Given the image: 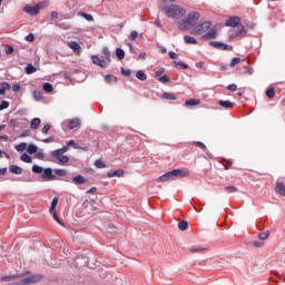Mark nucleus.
<instances>
[{
  "mask_svg": "<svg viewBox=\"0 0 285 285\" xmlns=\"http://www.w3.org/2000/svg\"><path fill=\"white\" fill-rule=\"evenodd\" d=\"M160 10H163L164 14L168 17V19H173L174 21H179V19H184V17H186V9L178 4H163Z\"/></svg>",
  "mask_w": 285,
  "mask_h": 285,
  "instance_id": "f257e3e1",
  "label": "nucleus"
},
{
  "mask_svg": "<svg viewBox=\"0 0 285 285\" xmlns=\"http://www.w3.org/2000/svg\"><path fill=\"white\" fill-rule=\"evenodd\" d=\"M197 21H199V12H189L187 18L178 22V30H181V32H186L190 30V28H195Z\"/></svg>",
  "mask_w": 285,
  "mask_h": 285,
  "instance_id": "f03ea898",
  "label": "nucleus"
},
{
  "mask_svg": "<svg viewBox=\"0 0 285 285\" xmlns=\"http://www.w3.org/2000/svg\"><path fill=\"white\" fill-rule=\"evenodd\" d=\"M43 279V276L36 274L31 275L29 277L22 278L11 285H30V284H37V282H41Z\"/></svg>",
  "mask_w": 285,
  "mask_h": 285,
  "instance_id": "7ed1b4c3",
  "label": "nucleus"
},
{
  "mask_svg": "<svg viewBox=\"0 0 285 285\" xmlns=\"http://www.w3.org/2000/svg\"><path fill=\"white\" fill-rule=\"evenodd\" d=\"M213 27V23L210 21H206L203 23L197 24L193 30L191 35H204V32H208L210 28Z\"/></svg>",
  "mask_w": 285,
  "mask_h": 285,
  "instance_id": "20e7f679",
  "label": "nucleus"
},
{
  "mask_svg": "<svg viewBox=\"0 0 285 285\" xmlns=\"http://www.w3.org/2000/svg\"><path fill=\"white\" fill-rule=\"evenodd\" d=\"M51 156L53 157V159H57V161L60 166H66V164H68V161H70V158L68 156L61 154V151H58V149L53 150L51 153Z\"/></svg>",
  "mask_w": 285,
  "mask_h": 285,
  "instance_id": "39448f33",
  "label": "nucleus"
},
{
  "mask_svg": "<svg viewBox=\"0 0 285 285\" xmlns=\"http://www.w3.org/2000/svg\"><path fill=\"white\" fill-rule=\"evenodd\" d=\"M43 8V3H38L36 6H26L23 8V11L27 12V14H30V17H37L41 9Z\"/></svg>",
  "mask_w": 285,
  "mask_h": 285,
  "instance_id": "423d86ee",
  "label": "nucleus"
},
{
  "mask_svg": "<svg viewBox=\"0 0 285 285\" xmlns=\"http://www.w3.org/2000/svg\"><path fill=\"white\" fill-rule=\"evenodd\" d=\"M189 175H190V170L188 168L171 170V176L174 177V179H177L178 177L180 178L188 177Z\"/></svg>",
  "mask_w": 285,
  "mask_h": 285,
  "instance_id": "0eeeda50",
  "label": "nucleus"
},
{
  "mask_svg": "<svg viewBox=\"0 0 285 285\" xmlns=\"http://www.w3.org/2000/svg\"><path fill=\"white\" fill-rule=\"evenodd\" d=\"M41 178L45 179V181H52L57 176L52 175V168L48 167L42 169Z\"/></svg>",
  "mask_w": 285,
  "mask_h": 285,
  "instance_id": "6e6552de",
  "label": "nucleus"
},
{
  "mask_svg": "<svg viewBox=\"0 0 285 285\" xmlns=\"http://www.w3.org/2000/svg\"><path fill=\"white\" fill-rule=\"evenodd\" d=\"M239 21H242L239 17H232L225 22V26L227 28H237V26H239Z\"/></svg>",
  "mask_w": 285,
  "mask_h": 285,
  "instance_id": "1a4fd4ad",
  "label": "nucleus"
},
{
  "mask_svg": "<svg viewBox=\"0 0 285 285\" xmlns=\"http://www.w3.org/2000/svg\"><path fill=\"white\" fill-rule=\"evenodd\" d=\"M203 39H205V41H208L210 39H217V29H209V31L203 36Z\"/></svg>",
  "mask_w": 285,
  "mask_h": 285,
  "instance_id": "9d476101",
  "label": "nucleus"
},
{
  "mask_svg": "<svg viewBox=\"0 0 285 285\" xmlns=\"http://www.w3.org/2000/svg\"><path fill=\"white\" fill-rule=\"evenodd\" d=\"M91 61L95 66H99L100 68H106V66H108L106 60H101L99 56H92Z\"/></svg>",
  "mask_w": 285,
  "mask_h": 285,
  "instance_id": "9b49d317",
  "label": "nucleus"
},
{
  "mask_svg": "<svg viewBox=\"0 0 285 285\" xmlns=\"http://www.w3.org/2000/svg\"><path fill=\"white\" fill-rule=\"evenodd\" d=\"M68 46L71 50H73L75 55H79L81 52V46L77 41L68 42Z\"/></svg>",
  "mask_w": 285,
  "mask_h": 285,
  "instance_id": "f8f14e48",
  "label": "nucleus"
},
{
  "mask_svg": "<svg viewBox=\"0 0 285 285\" xmlns=\"http://www.w3.org/2000/svg\"><path fill=\"white\" fill-rule=\"evenodd\" d=\"M158 181H175V178L173 177V171H168V173L161 175L158 178Z\"/></svg>",
  "mask_w": 285,
  "mask_h": 285,
  "instance_id": "ddd939ff",
  "label": "nucleus"
},
{
  "mask_svg": "<svg viewBox=\"0 0 285 285\" xmlns=\"http://www.w3.org/2000/svg\"><path fill=\"white\" fill-rule=\"evenodd\" d=\"M79 126H81V120H79V118H73L69 121L68 128L75 130V128H79Z\"/></svg>",
  "mask_w": 285,
  "mask_h": 285,
  "instance_id": "4468645a",
  "label": "nucleus"
},
{
  "mask_svg": "<svg viewBox=\"0 0 285 285\" xmlns=\"http://www.w3.org/2000/svg\"><path fill=\"white\" fill-rule=\"evenodd\" d=\"M275 191L277 193V195H282L283 197H285V185H284V183H277L276 187H275Z\"/></svg>",
  "mask_w": 285,
  "mask_h": 285,
  "instance_id": "2eb2a0df",
  "label": "nucleus"
},
{
  "mask_svg": "<svg viewBox=\"0 0 285 285\" xmlns=\"http://www.w3.org/2000/svg\"><path fill=\"white\" fill-rule=\"evenodd\" d=\"M9 170L12 173V175H22L23 169L17 165H10Z\"/></svg>",
  "mask_w": 285,
  "mask_h": 285,
  "instance_id": "dca6fc26",
  "label": "nucleus"
},
{
  "mask_svg": "<svg viewBox=\"0 0 285 285\" xmlns=\"http://www.w3.org/2000/svg\"><path fill=\"white\" fill-rule=\"evenodd\" d=\"M107 177L112 178V177H124V169H118L114 171H108Z\"/></svg>",
  "mask_w": 285,
  "mask_h": 285,
  "instance_id": "f3484780",
  "label": "nucleus"
},
{
  "mask_svg": "<svg viewBox=\"0 0 285 285\" xmlns=\"http://www.w3.org/2000/svg\"><path fill=\"white\" fill-rule=\"evenodd\" d=\"M218 104L222 106V108H226L227 110L235 107V104H233L230 100H220Z\"/></svg>",
  "mask_w": 285,
  "mask_h": 285,
  "instance_id": "a211bd4d",
  "label": "nucleus"
},
{
  "mask_svg": "<svg viewBox=\"0 0 285 285\" xmlns=\"http://www.w3.org/2000/svg\"><path fill=\"white\" fill-rule=\"evenodd\" d=\"M41 126V118H33L30 122L31 130H37Z\"/></svg>",
  "mask_w": 285,
  "mask_h": 285,
  "instance_id": "6ab92c4d",
  "label": "nucleus"
},
{
  "mask_svg": "<svg viewBox=\"0 0 285 285\" xmlns=\"http://www.w3.org/2000/svg\"><path fill=\"white\" fill-rule=\"evenodd\" d=\"M19 277H21V275L17 274V275L2 276L0 279L1 282H14V279H19Z\"/></svg>",
  "mask_w": 285,
  "mask_h": 285,
  "instance_id": "aec40b11",
  "label": "nucleus"
},
{
  "mask_svg": "<svg viewBox=\"0 0 285 285\" xmlns=\"http://www.w3.org/2000/svg\"><path fill=\"white\" fill-rule=\"evenodd\" d=\"M72 181H73V184H76V185H82V184H86L88 180L85 179L83 176L78 175V176L73 177Z\"/></svg>",
  "mask_w": 285,
  "mask_h": 285,
  "instance_id": "412c9836",
  "label": "nucleus"
},
{
  "mask_svg": "<svg viewBox=\"0 0 285 285\" xmlns=\"http://www.w3.org/2000/svg\"><path fill=\"white\" fill-rule=\"evenodd\" d=\"M136 79H138L139 81H146V79H148V76L146 75V72H144V70H138L136 72Z\"/></svg>",
  "mask_w": 285,
  "mask_h": 285,
  "instance_id": "4be33fe9",
  "label": "nucleus"
},
{
  "mask_svg": "<svg viewBox=\"0 0 285 285\" xmlns=\"http://www.w3.org/2000/svg\"><path fill=\"white\" fill-rule=\"evenodd\" d=\"M184 41H185V43H189L191 46H197V39H195L191 36H185Z\"/></svg>",
  "mask_w": 285,
  "mask_h": 285,
  "instance_id": "5701e85b",
  "label": "nucleus"
},
{
  "mask_svg": "<svg viewBox=\"0 0 285 285\" xmlns=\"http://www.w3.org/2000/svg\"><path fill=\"white\" fill-rule=\"evenodd\" d=\"M116 57L119 59V61L124 60L126 57V51L121 48L116 49Z\"/></svg>",
  "mask_w": 285,
  "mask_h": 285,
  "instance_id": "b1692460",
  "label": "nucleus"
},
{
  "mask_svg": "<svg viewBox=\"0 0 285 285\" xmlns=\"http://www.w3.org/2000/svg\"><path fill=\"white\" fill-rule=\"evenodd\" d=\"M1 87H0V95L1 96H3V95H6V90H10V83H8V82H1V85H0Z\"/></svg>",
  "mask_w": 285,
  "mask_h": 285,
  "instance_id": "393cba45",
  "label": "nucleus"
},
{
  "mask_svg": "<svg viewBox=\"0 0 285 285\" xmlns=\"http://www.w3.org/2000/svg\"><path fill=\"white\" fill-rule=\"evenodd\" d=\"M26 148H28V144H26V142H20L19 145H16V147H14L17 153H23V151H26Z\"/></svg>",
  "mask_w": 285,
  "mask_h": 285,
  "instance_id": "a878e982",
  "label": "nucleus"
},
{
  "mask_svg": "<svg viewBox=\"0 0 285 285\" xmlns=\"http://www.w3.org/2000/svg\"><path fill=\"white\" fill-rule=\"evenodd\" d=\"M20 160L24 161V164H32V157H30L28 154H22L20 156Z\"/></svg>",
  "mask_w": 285,
  "mask_h": 285,
  "instance_id": "bb28decb",
  "label": "nucleus"
},
{
  "mask_svg": "<svg viewBox=\"0 0 285 285\" xmlns=\"http://www.w3.org/2000/svg\"><path fill=\"white\" fill-rule=\"evenodd\" d=\"M163 97L169 101H175L177 99V96H175L173 92H164Z\"/></svg>",
  "mask_w": 285,
  "mask_h": 285,
  "instance_id": "cd10ccee",
  "label": "nucleus"
},
{
  "mask_svg": "<svg viewBox=\"0 0 285 285\" xmlns=\"http://www.w3.org/2000/svg\"><path fill=\"white\" fill-rule=\"evenodd\" d=\"M202 101L199 99H189L186 100L185 106H199Z\"/></svg>",
  "mask_w": 285,
  "mask_h": 285,
  "instance_id": "c85d7f7f",
  "label": "nucleus"
},
{
  "mask_svg": "<svg viewBox=\"0 0 285 285\" xmlns=\"http://www.w3.org/2000/svg\"><path fill=\"white\" fill-rule=\"evenodd\" d=\"M32 173H36V175H43V167H41L39 165H33Z\"/></svg>",
  "mask_w": 285,
  "mask_h": 285,
  "instance_id": "c756f323",
  "label": "nucleus"
},
{
  "mask_svg": "<svg viewBox=\"0 0 285 285\" xmlns=\"http://www.w3.org/2000/svg\"><path fill=\"white\" fill-rule=\"evenodd\" d=\"M57 204H59V198L55 197L51 202V206L49 208V213H55V208H57Z\"/></svg>",
  "mask_w": 285,
  "mask_h": 285,
  "instance_id": "7c9ffc66",
  "label": "nucleus"
},
{
  "mask_svg": "<svg viewBox=\"0 0 285 285\" xmlns=\"http://www.w3.org/2000/svg\"><path fill=\"white\" fill-rule=\"evenodd\" d=\"M24 70L27 75H33V72H37V68L30 63L24 68Z\"/></svg>",
  "mask_w": 285,
  "mask_h": 285,
  "instance_id": "2f4dec72",
  "label": "nucleus"
},
{
  "mask_svg": "<svg viewBox=\"0 0 285 285\" xmlns=\"http://www.w3.org/2000/svg\"><path fill=\"white\" fill-rule=\"evenodd\" d=\"M33 98L36 101H41V99H43V92L35 90L33 91Z\"/></svg>",
  "mask_w": 285,
  "mask_h": 285,
  "instance_id": "473e14b6",
  "label": "nucleus"
},
{
  "mask_svg": "<svg viewBox=\"0 0 285 285\" xmlns=\"http://www.w3.org/2000/svg\"><path fill=\"white\" fill-rule=\"evenodd\" d=\"M176 68H179L180 70H188V65L181 62V61H174Z\"/></svg>",
  "mask_w": 285,
  "mask_h": 285,
  "instance_id": "72a5a7b5",
  "label": "nucleus"
},
{
  "mask_svg": "<svg viewBox=\"0 0 285 285\" xmlns=\"http://www.w3.org/2000/svg\"><path fill=\"white\" fill-rule=\"evenodd\" d=\"M102 55H104V58L106 59V61H110V49H108V47H105L102 49Z\"/></svg>",
  "mask_w": 285,
  "mask_h": 285,
  "instance_id": "f704fd0d",
  "label": "nucleus"
},
{
  "mask_svg": "<svg viewBox=\"0 0 285 285\" xmlns=\"http://www.w3.org/2000/svg\"><path fill=\"white\" fill-rule=\"evenodd\" d=\"M78 14H79V17H82L83 19H86V21H95V18L90 13L81 12V13H78Z\"/></svg>",
  "mask_w": 285,
  "mask_h": 285,
  "instance_id": "c9c22d12",
  "label": "nucleus"
},
{
  "mask_svg": "<svg viewBox=\"0 0 285 285\" xmlns=\"http://www.w3.org/2000/svg\"><path fill=\"white\" fill-rule=\"evenodd\" d=\"M38 148L36 145H29L27 148V153H29V155H35L37 153Z\"/></svg>",
  "mask_w": 285,
  "mask_h": 285,
  "instance_id": "e433bc0d",
  "label": "nucleus"
},
{
  "mask_svg": "<svg viewBox=\"0 0 285 285\" xmlns=\"http://www.w3.org/2000/svg\"><path fill=\"white\" fill-rule=\"evenodd\" d=\"M242 61H245L244 59L242 60V58H233L232 62H230V68H235V66H237V63H242Z\"/></svg>",
  "mask_w": 285,
  "mask_h": 285,
  "instance_id": "4c0bfd02",
  "label": "nucleus"
},
{
  "mask_svg": "<svg viewBox=\"0 0 285 285\" xmlns=\"http://www.w3.org/2000/svg\"><path fill=\"white\" fill-rule=\"evenodd\" d=\"M178 228H179V230H186V229L188 228V222L181 220V222L178 224Z\"/></svg>",
  "mask_w": 285,
  "mask_h": 285,
  "instance_id": "58836bf2",
  "label": "nucleus"
},
{
  "mask_svg": "<svg viewBox=\"0 0 285 285\" xmlns=\"http://www.w3.org/2000/svg\"><path fill=\"white\" fill-rule=\"evenodd\" d=\"M266 97H268V99H273L275 97V89L274 88L267 89Z\"/></svg>",
  "mask_w": 285,
  "mask_h": 285,
  "instance_id": "ea45409f",
  "label": "nucleus"
},
{
  "mask_svg": "<svg viewBox=\"0 0 285 285\" xmlns=\"http://www.w3.org/2000/svg\"><path fill=\"white\" fill-rule=\"evenodd\" d=\"M158 81H160V83H169L170 81V77H168V75H163Z\"/></svg>",
  "mask_w": 285,
  "mask_h": 285,
  "instance_id": "a19ab883",
  "label": "nucleus"
},
{
  "mask_svg": "<svg viewBox=\"0 0 285 285\" xmlns=\"http://www.w3.org/2000/svg\"><path fill=\"white\" fill-rule=\"evenodd\" d=\"M105 81H106L107 83H112V81H117V77H115V76H112V75H107V76L105 77Z\"/></svg>",
  "mask_w": 285,
  "mask_h": 285,
  "instance_id": "79ce46f5",
  "label": "nucleus"
},
{
  "mask_svg": "<svg viewBox=\"0 0 285 285\" xmlns=\"http://www.w3.org/2000/svg\"><path fill=\"white\" fill-rule=\"evenodd\" d=\"M56 175H58V177H66V175H68V171H66V169H55Z\"/></svg>",
  "mask_w": 285,
  "mask_h": 285,
  "instance_id": "37998d69",
  "label": "nucleus"
},
{
  "mask_svg": "<svg viewBox=\"0 0 285 285\" xmlns=\"http://www.w3.org/2000/svg\"><path fill=\"white\" fill-rule=\"evenodd\" d=\"M269 235H271V234H269L268 232H264V233H261V234L258 235V238H259L262 242H264V240L268 239Z\"/></svg>",
  "mask_w": 285,
  "mask_h": 285,
  "instance_id": "c03bdc74",
  "label": "nucleus"
},
{
  "mask_svg": "<svg viewBox=\"0 0 285 285\" xmlns=\"http://www.w3.org/2000/svg\"><path fill=\"white\" fill-rule=\"evenodd\" d=\"M43 90H45V92H52L53 87L50 85V82H46L43 85Z\"/></svg>",
  "mask_w": 285,
  "mask_h": 285,
  "instance_id": "a18cd8bd",
  "label": "nucleus"
},
{
  "mask_svg": "<svg viewBox=\"0 0 285 285\" xmlns=\"http://www.w3.org/2000/svg\"><path fill=\"white\" fill-rule=\"evenodd\" d=\"M7 108H10V102H8V100H3L0 104V110H6Z\"/></svg>",
  "mask_w": 285,
  "mask_h": 285,
  "instance_id": "49530a36",
  "label": "nucleus"
},
{
  "mask_svg": "<svg viewBox=\"0 0 285 285\" xmlns=\"http://www.w3.org/2000/svg\"><path fill=\"white\" fill-rule=\"evenodd\" d=\"M95 166L96 168H106V163L102 160H96Z\"/></svg>",
  "mask_w": 285,
  "mask_h": 285,
  "instance_id": "de8ad7c7",
  "label": "nucleus"
},
{
  "mask_svg": "<svg viewBox=\"0 0 285 285\" xmlns=\"http://www.w3.org/2000/svg\"><path fill=\"white\" fill-rule=\"evenodd\" d=\"M226 193L233 194V193H237V187L235 186H228L225 187Z\"/></svg>",
  "mask_w": 285,
  "mask_h": 285,
  "instance_id": "09e8293b",
  "label": "nucleus"
},
{
  "mask_svg": "<svg viewBox=\"0 0 285 285\" xmlns=\"http://www.w3.org/2000/svg\"><path fill=\"white\" fill-rule=\"evenodd\" d=\"M9 126H11V128H19V121H17V119H11L9 120Z\"/></svg>",
  "mask_w": 285,
  "mask_h": 285,
  "instance_id": "8fccbe9b",
  "label": "nucleus"
},
{
  "mask_svg": "<svg viewBox=\"0 0 285 285\" xmlns=\"http://www.w3.org/2000/svg\"><path fill=\"white\" fill-rule=\"evenodd\" d=\"M164 72H166V69H164V67L158 68V69L155 71V77H161Z\"/></svg>",
  "mask_w": 285,
  "mask_h": 285,
  "instance_id": "3c124183",
  "label": "nucleus"
},
{
  "mask_svg": "<svg viewBox=\"0 0 285 285\" xmlns=\"http://www.w3.org/2000/svg\"><path fill=\"white\" fill-rule=\"evenodd\" d=\"M137 37H139V32L131 31L130 36H129V39H130V41H135L137 39Z\"/></svg>",
  "mask_w": 285,
  "mask_h": 285,
  "instance_id": "603ef678",
  "label": "nucleus"
},
{
  "mask_svg": "<svg viewBox=\"0 0 285 285\" xmlns=\"http://www.w3.org/2000/svg\"><path fill=\"white\" fill-rule=\"evenodd\" d=\"M67 146H72L76 150L79 149V145L72 139L68 141Z\"/></svg>",
  "mask_w": 285,
  "mask_h": 285,
  "instance_id": "864d4df0",
  "label": "nucleus"
},
{
  "mask_svg": "<svg viewBox=\"0 0 285 285\" xmlns=\"http://www.w3.org/2000/svg\"><path fill=\"white\" fill-rule=\"evenodd\" d=\"M50 125H45L43 128L41 129L42 135H48L50 132Z\"/></svg>",
  "mask_w": 285,
  "mask_h": 285,
  "instance_id": "5fc2aeb1",
  "label": "nucleus"
},
{
  "mask_svg": "<svg viewBox=\"0 0 285 285\" xmlns=\"http://www.w3.org/2000/svg\"><path fill=\"white\" fill-rule=\"evenodd\" d=\"M209 45L213 46V48H217L218 50H220L222 42H219V41H210Z\"/></svg>",
  "mask_w": 285,
  "mask_h": 285,
  "instance_id": "6e6d98bb",
  "label": "nucleus"
},
{
  "mask_svg": "<svg viewBox=\"0 0 285 285\" xmlns=\"http://www.w3.org/2000/svg\"><path fill=\"white\" fill-rule=\"evenodd\" d=\"M131 73L132 71L130 69H121V75H124V77H130Z\"/></svg>",
  "mask_w": 285,
  "mask_h": 285,
  "instance_id": "4d7b16f0",
  "label": "nucleus"
},
{
  "mask_svg": "<svg viewBox=\"0 0 285 285\" xmlns=\"http://www.w3.org/2000/svg\"><path fill=\"white\" fill-rule=\"evenodd\" d=\"M50 215H52L55 222H57V223L60 224V225H63V224L61 223V220L59 219V216H57V212L50 213Z\"/></svg>",
  "mask_w": 285,
  "mask_h": 285,
  "instance_id": "13d9d810",
  "label": "nucleus"
},
{
  "mask_svg": "<svg viewBox=\"0 0 285 285\" xmlns=\"http://www.w3.org/2000/svg\"><path fill=\"white\" fill-rule=\"evenodd\" d=\"M69 146L68 145H66V146H63L62 148H60V149H57L58 151H60L62 155H66V153L69 150Z\"/></svg>",
  "mask_w": 285,
  "mask_h": 285,
  "instance_id": "bf43d9fd",
  "label": "nucleus"
},
{
  "mask_svg": "<svg viewBox=\"0 0 285 285\" xmlns=\"http://www.w3.org/2000/svg\"><path fill=\"white\" fill-rule=\"evenodd\" d=\"M195 146H197V148H202V150H206V145H204L202 141H196Z\"/></svg>",
  "mask_w": 285,
  "mask_h": 285,
  "instance_id": "052dcab7",
  "label": "nucleus"
},
{
  "mask_svg": "<svg viewBox=\"0 0 285 285\" xmlns=\"http://www.w3.org/2000/svg\"><path fill=\"white\" fill-rule=\"evenodd\" d=\"M26 41H29V43H32V41H35V35L29 33V35L26 37Z\"/></svg>",
  "mask_w": 285,
  "mask_h": 285,
  "instance_id": "680f3d73",
  "label": "nucleus"
},
{
  "mask_svg": "<svg viewBox=\"0 0 285 285\" xmlns=\"http://www.w3.org/2000/svg\"><path fill=\"white\" fill-rule=\"evenodd\" d=\"M36 157H37V159H40L41 161H43V159H46V156H43V154L41 151H37Z\"/></svg>",
  "mask_w": 285,
  "mask_h": 285,
  "instance_id": "e2e57ef3",
  "label": "nucleus"
},
{
  "mask_svg": "<svg viewBox=\"0 0 285 285\" xmlns=\"http://www.w3.org/2000/svg\"><path fill=\"white\" fill-rule=\"evenodd\" d=\"M19 90H21V85L14 83V85L12 86V91H13V92H19Z\"/></svg>",
  "mask_w": 285,
  "mask_h": 285,
  "instance_id": "0e129e2a",
  "label": "nucleus"
},
{
  "mask_svg": "<svg viewBox=\"0 0 285 285\" xmlns=\"http://www.w3.org/2000/svg\"><path fill=\"white\" fill-rule=\"evenodd\" d=\"M227 90H230L232 92H235L237 90V85L232 83V85L227 86Z\"/></svg>",
  "mask_w": 285,
  "mask_h": 285,
  "instance_id": "69168bd1",
  "label": "nucleus"
},
{
  "mask_svg": "<svg viewBox=\"0 0 285 285\" xmlns=\"http://www.w3.org/2000/svg\"><path fill=\"white\" fill-rule=\"evenodd\" d=\"M169 57L171 59H178L179 56L175 51H169Z\"/></svg>",
  "mask_w": 285,
  "mask_h": 285,
  "instance_id": "338daca9",
  "label": "nucleus"
},
{
  "mask_svg": "<svg viewBox=\"0 0 285 285\" xmlns=\"http://www.w3.org/2000/svg\"><path fill=\"white\" fill-rule=\"evenodd\" d=\"M14 52V47H9L6 49V55H12Z\"/></svg>",
  "mask_w": 285,
  "mask_h": 285,
  "instance_id": "774afa93",
  "label": "nucleus"
}]
</instances>
